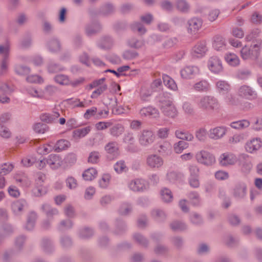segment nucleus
Segmentation results:
<instances>
[{"label": "nucleus", "mask_w": 262, "mask_h": 262, "mask_svg": "<svg viewBox=\"0 0 262 262\" xmlns=\"http://www.w3.org/2000/svg\"><path fill=\"white\" fill-rule=\"evenodd\" d=\"M187 196L192 206H199L201 205L202 200L198 192L191 191L187 194Z\"/></svg>", "instance_id": "nucleus-40"}, {"label": "nucleus", "mask_w": 262, "mask_h": 262, "mask_svg": "<svg viewBox=\"0 0 262 262\" xmlns=\"http://www.w3.org/2000/svg\"><path fill=\"white\" fill-rule=\"evenodd\" d=\"M176 137L183 140L192 141L194 139L193 135L188 131L183 129H177L175 131Z\"/></svg>", "instance_id": "nucleus-31"}, {"label": "nucleus", "mask_w": 262, "mask_h": 262, "mask_svg": "<svg viewBox=\"0 0 262 262\" xmlns=\"http://www.w3.org/2000/svg\"><path fill=\"white\" fill-rule=\"evenodd\" d=\"M183 178V173L170 168L167 171L165 180L167 183L174 184L182 181Z\"/></svg>", "instance_id": "nucleus-13"}, {"label": "nucleus", "mask_w": 262, "mask_h": 262, "mask_svg": "<svg viewBox=\"0 0 262 262\" xmlns=\"http://www.w3.org/2000/svg\"><path fill=\"white\" fill-rule=\"evenodd\" d=\"M127 45L130 48L140 49L145 46V41L143 39H138L133 37L128 40Z\"/></svg>", "instance_id": "nucleus-33"}, {"label": "nucleus", "mask_w": 262, "mask_h": 262, "mask_svg": "<svg viewBox=\"0 0 262 262\" xmlns=\"http://www.w3.org/2000/svg\"><path fill=\"white\" fill-rule=\"evenodd\" d=\"M93 234V230L87 227L80 229L78 232L79 237L82 239L88 238L92 236Z\"/></svg>", "instance_id": "nucleus-62"}, {"label": "nucleus", "mask_w": 262, "mask_h": 262, "mask_svg": "<svg viewBox=\"0 0 262 262\" xmlns=\"http://www.w3.org/2000/svg\"><path fill=\"white\" fill-rule=\"evenodd\" d=\"M158 151L163 156H169L172 153V146L168 141L162 142L159 146Z\"/></svg>", "instance_id": "nucleus-29"}, {"label": "nucleus", "mask_w": 262, "mask_h": 262, "mask_svg": "<svg viewBox=\"0 0 262 262\" xmlns=\"http://www.w3.org/2000/svg\"><path fill=\"white\" fill-rule=\"evenodd\" d=\"M125 131L124 125L121 123H117L110 128V134L113 137L118 138Z\"/></svg>", "instance_id": "nucleus-28"}, {"label": "nucleus", "mask_w": 262, "mask_h": 262, "mask_svg": "<svg viewBox=\"0 0 262 262\" xmlns=\"http://www.w3.org/2000/svg\"><path fill=\"white\" fill-rule=\"evenodd\" d=\"M101 28L98 23H94L88 25L85 28V32L88 36H92L99 32Z\"/></svg>", "instance_id": "nucleus-41"}, {"label": "nucleus", "mask_w": 262, "mask_h": 262, "mask_svg": "<svg viewBox=\"0 0 262 262\" xmlns=\"http://www.w3.org/2000/svg\"><path fill=\"white\" fill-rule=\"evenodd\" d=\"M32 192L34 196L37 197L41 196L46 194L47 189L43 185H35Z\"/></svg>", "instance_id": "nucleus-56"}, {"label": "nucleus", "mask_w": 262, "mask_h": 262, "mask_svg": "<svg viewBox=\"0 0 262 262\" xmlns=\"http://www.w3.org/2000/svg\"><path fill=\"white\" fill-rule=\"evenodd\" d=\"M170 228L174 231H183L187 229V225L180 221H172L170 224Z\"/></svg>", "instance_id": "nucleus-46"}, {"label": "nucleus", "mask_w": 262, "mask_h": 262, "mask_svg": "<svg viewBox=\"0 0 262 262\" xmlns=\"http://www.w3.org/2000/svg\"><path fill=\"white\" fill-rule=\"evenodd\" d=\"M203 21L202 18L196 17H192L187 22V31L191 35H195L202 28Z\"/></svg>", "instance_id": "nucleus-9"}, {"label": "nucleus", "mask_w": 262, "mask_h": 262, "mask_svg": "<svg viewBox=\"0 0 262 262\" xmlns=\"http://www.w3.org/2000/svg\"><path fill=\"white\" fill-rule=\"evenodd\" d=\"M34 131L38 134H44L49 130V127L42 123H36L33 126Z\"/></svg>", "instance_id": "nucleus-61"}, {"label": "nucleus", "mask_w": 262, "mask_h": 262, "mask_svg": "<svg viewBox=\"0 0 262 262\" xmlns=\"http://www.w3.org/2000/svg\"><path fill=\"white\" fill-rule=\"evenodd\" d=\"M65 70V68L54 61H50L48 66V71L50 73H56Z\"/></svg>", "instance_id": "nucleus-50"}, {"label": "nucleus", "mask_w": 262, "mask_h": 262, "mask_svg": "<svg viewBox=\"0 0 262 262\" xmlns=\"http://www.w3.org/2000/svg\"><path fill=\"white\" fill-rule=\"evenodd\" d=\"M28 204L26 200L19 199L13 202L11 204V210L15 216L21 215L23 211L27 207Z\"/></svg>", "instance_id": "nucleus-18"}, {"label": "nucleus", "mask_w": 262, "mask_h": 262, "mask_svg": "<svg viewBox=\"0 0 262 262\" xmlns=\"http://www.w3.org/2000/svg\"><path fill=\"white\" fill-rule=\"evenodd\" d=\"M54 79L60 85H69L71 83L69 76L64 74H58L54 77Z\"/></svg>", "instance_id": "nucleus-51"}, {"label": "nucleus", "mask_w": 262, "mask_h": 262, "mask_svg": "<svg viewBox=\"0 0 262 262\" xmlns=\"http://www.w3.org/2000/svg\"><path fill=\"white\" fill-rule=\"evenodd\" d=\"M98 171L96 168L91 167L85 170L82 174L83 179L86 181H92L97 176Z\"/></svg>", "instance_id": "nucleus-43"}, {"label": "nucleus", "mask_w": 262, "mask_h": 262, "mask_svg": "<svg viewBox=\"0 0 262 262\" xmlns=\"http://www.w3.org/2000/svg\"><path fill=\"white\" fill-rule=\"evenodd\" d=\"M237 94L239 97L248 100L255 99L257 96L256 91L253 88L246 84L242 85L238 88Z\"/></svg>", "instance_id": "nucleus-7"}, {"label": "nucleus", "mask_w": 262, "mask_h": 262, "mask_svg": "<svg viewBox=\"0 0 262 262\" xmlns=\"http://www.w3.org/2000/svg\"><path fill=\"white\" fill-rule=\"evenodd\" d=\"M70 146V143L67 140L60 139L57 141L54 145V150L56 152H60L62 150L68 149Z\"/></svg>", "instance_id": "nucleus-44"}, {"label": "nucleus", "mask_w": 262, "mask_h": 262, "mask_svg": "<svg viewBox=\"0 0 262 262\" xmlns=\"http://www.w3.org/2000/svg\"><path fill=\"white\" fill-rule=\"evenodd\" d=\"M14 168V165L11 163H5L0 165V175L5 176L9 173Z\"/></svg>", "instance_id": "nucleus-52"}, {"label": "nucleus", "mask_w": 262, "mask_h": 262, "mask_svg": "<svg viewBox=\"0 0 262 262\" xmlns=\"http://www.w3.org/2000/svg\"><path fill=\"white\" fill-rule=\"evenodd\" d=\"M159 102V106L164 116L172 119L178 116V112L173 104L171 95L170 94L165 93L161 94Z\"/></svg>", "instance_id": "nucleus-1"}, {"label": "nucleus", "mask_w": 262, "mask_h": 262, "mask_svg": "<svg viewBox=\"0 0 262 262\" xmlns=\"http://www.w3.org/2000/svg\"><path fill=\"white\" fill-rule=\"evenodd\" d=\"M114 169L116 172L118 174L126 172L128 170V167L126 165L125 161L122 160L117 161L114 164Z\"/></svg>", "instance_id": "nucleus-47"}, {"label": "nucleus", "mask_w": 262, "mask_h": 262, "mask_svg": "<svg viewBox=\"0 0 262 262\" xmlns=\"http://www.w3.org/2000/svg\"><path fill=\"white\" fill-rule=\"evenodd\" d=\"M197 106L204 111H214L220 108V105L217 99L210 95L198 96L195 97Z\"/></svg>", "instance_id": "nucleus-2"}, {"label": "nucleus", "mask_w": 262, "mask_h": 262, "mask_svg": "<svg viewBox=\"0 0 262 262\" xmlns=\"http://www.w3.org/2000/svg\"><path fill=\"white\" fill-rule=\"evenodd\" d=\"M175 6L179 11L182 12H187L190 9V5L186 0H177Z\"/></svg>", "instance_id": "nucleus-48"}, {"label": "nucleus", "mask_w": 262, "mask_h": 262, "mask_svg": "<svg viewBox=\"0 0 262 262\" xmlns=\"http://www.w3.org/2000/svg\"><path fill=\"white\" fill-rule=\"evenodd\" d=\"M103 135L101 133H97L95 134L93 138L89 139V144L91 146L98 145L103 140Z\"/></svg>", "instance_id": "nucleus-58"}, {"label": "nucleus", "mask_w": 262, "mask_h": 262, "mask_svg": "<svg viewBox=\"0 0 262 262\" xmlns=\"http://www.w3.org/2000/svg\"><path fill=\"white\" fill-rule=\"evenodd\" d=\"M215 89L220 94H224L230 90V85L227 81L217 79L215 81Z\"/></svg>", "instance_id": "nucleus-22"}, {"label": "nucleus", "mask_w": 262, "mask_h": 262, "mask_svg": "<svg viewBox=\"0 0 262 262\" xmlns=\"http://www.w3.org/2000/svg\"><path fill=\"white\" fill-rule=\"evenodd\" d=\"M41 246L43 250L47 253H50L54 249L52 242L47 238L42 239Z\"/></svg>", "instance_id": "nucleus-53"}, {"label": "nucleus", "mask_w": 262, "mask_h": 262, "mask_svg": "<svg viewBox=\"0 0 262 262\" xmlns=\"http://www.w3.org/2000/svg\"><path fill=\"white\" fill-rule=\"evenodd\" d=\"M60 114L58 112H53L51 113H44L40 116V120L47 123H54L59 117Z\"/></svg>", "instance_id": "nucleus-26"}, {"label": "nucleus", "mask_w": 262, "mask_h": 262, "mask_svg": "<svg viewBox=\"0 0 262 262\" xmlns=\"http://www.w3.org/2000/svg\"><path fill=\"white\" fill-rule=\"evenodd\" d=\"M262 147V139L259 137L249 139L245 143V150L250 154H255Z\"/></svg>", "instance_id": "nucleus-6"}, {"label": "nucleus", "mask_w": 262, "mask_h": 262, "mask_svg": "<svg viewBox=\"0 0 262 262\" xmlns=\"http://www.w3.org/2000/svg\"><path fill=\"white\" fill-rule=\"evenodd\" d=\"M232 194L237 200H243L247 195V185L243 182L236 184L233 189Z\"/></svg>", "instance_id": "nucleus-17"}, {"label": "nucleus", "mask_w": 262, "mask_h": 262, "mask_svg": "<svg viewBox=\"0 0 262 262\" xmlns=\"http://www.w3.org/2000/svg\"><path fill=\"white\" fill-rule=\"evenodd\" d=\"M128 188L134 192H143L148 188L146 181L142 179H135L129 181L127 184Z\"/></svg>", "instance_id": "nucleus-10"}, {"label": "nucleus", "mask_w": 262, "mask_h": 262, "mask_svg": "<svg viewBox=\"0 0 262 262\" xmlns=\"http://www.w3.org/2000/svg\"><path fill=\"white\" fill-rule=\"evenodd\" d=\"M47 165L52 169H56L62 164L61 158L56 154H51L47 158Z\"/></svg>", "instance_id": "nucleus-20"}, {"label": "nucleus", "mask_w": 262, "mask_h": 262, "mask_svg": "<svg viewBox=\"0 0 262 262\" xmlns=\"http://www.w3.org/2000/svg\"><path fill=\"white\" fill-rule=\"evenodd\" d=\"M119 149L118 144L116 141H110L104 146V150L111 157V159H114L117 157Z\"/></svg>", "instance_id": "nucleus-19"}, {"label": "nucleus", "mask_w": 262, "mask_h": 262, "mask_svg": "<svg viewBox=\"0 0 262 262\" xmlns=\"http://www.w3.org/2000/svg\"><path fill=\"white\" fill-rule=\"evenodd\" d=\"M111 176L108 173H104L98 180V183L99 187L102 189L107 188L110 183Z\"/></svg>", "instance_id": "nucleus-45"}, {"label": "nucleus", "mask_w": 262, "mask_h": 262, "mask_svg": "<svg viewBox=\"0 0 262 262\" xmlns=\"http://www.w3.org/2000/svg\"><path fill=\"white\" fill-rule=\"evenodd\" d=\"M189 221L193 225H200L203 223V219L201 215L196 212H192L189 215Z\"/></svg>", "instance_id": "nucleus-57"}, {"label": "nucleus", "mask_w": 262, "mask_h": 262, "mask_svg": "<svg viewBox=\"0 0 262 262\" xmlns=\"http://www.w3.org/2000/svg\"><path fill=\"white\" fill-rule=\"evenodd\" d=\"M132 210V206L130 203H123L120 205L118 211L120 214L126 215L130 213Z\"/></svg>", "instance_id": "nucleus-59"}, {"label": "nucleus", "mask_w": 262, "mask_h": 262, "mask_svg": "<svg viewBox=\"0 0 262 262\" xmlns=\"http://www.w3.org/2000/svg\"><path fill=\"white\" fill-rule=\"evenodd\" d=\"M208 51L206 43L205 41L198 42L192 49L191 51V55L196 58H202L204 57Z\"/></svg>", "instance_id": "nucleus-14"}, {"label": "nucleus", "mask_w": 262, "mask_h": 262, "mask_svg": "<svg viewBox=\"0 0 262 262\" xmlns=\"http://www.w3.org/2000/svg\"><path fill=\"white\" fill-rule=\"evenodd\" d=\"M41 210L46 213L48 219H51L54 216L58 214L56 208H52L48 204H44L41 206Z\"/></svg>", "instance_id": "nucleus-34"}, {"label": "nucleus", "mask_w": 262, "mask_h": 262, "mask_svg": "<svg viewBox=\"0 0 262 262\" xmlns=\"http://www.w3.org/2000/svg\"><path fill=\"white\" fill-rule=\"evenodd\" d=\"M58 89L56 86L49 85L45 87V90H42V98L49 99L51 97L53 96L57 92Z\"/></svg>", "instance_id": "nucleus-38"}, {"label": "nucleus", "mask_w": 262, "mask_h": 262, "mask_svg": "<svg viewBox=\"0 0 262 262\" xmlns=\"http://www.w3.org/2000/svg\"><path fill=\"white\" fill-rule=\"evenodd\" d=\"M261 48L260 43H256L250 46H245L241 50V56L244 60H256Z\"/></svg>", "instance_id": "nucleus-3"}, {"label": "nucleus", "mask_w": 262, "mask_h": 262, "mask_svg": "<svg viewBox=\"0 0 262 262\" xmlns=\"http://www.w3.org/2000/svg\"><path fill=\"white\" fill-rule=\"evenodd\" d=\"M225 61L231 67H236L240 64V59L234 53L227 52L224 55Z\"/></svg>", "instance_id": "nucleus-25"}, {"label": "nucleus", "mask_w": 262, "mask_h": 262, "mask_svg": "<svg viewBox=\"0 0 262 262\" xmlns=\"http://www.w3.org/2000/svg\"><path fill=\"white\" fill-rule=\"evenodd\" d=\"M229 129L224 125L211 128L209 130V137L214 140L221 139L226 135Z\"/></svg>", "instance_id": "nucleus-12"}, {"label": "nucleus", "mask_w": 262, "mask_h": 262, "mask_svg": "<svg viewBox=\"0 0 262 262\" xmlns=\"http://www.w3.org/2000/svg\"><path fill=\"white\" fill-rule=\"evenodd\" d=\"M213 47L216 51H221L226 48V43L224 38L220 35L214 36Z\"/></svg>", "instance_id": "nucleus-32"}, {"label": "nucleus", "mask_w": 262, "mask_h": 262, "mask_svg": "<svg viewBox=\"0 0 262 262\" xmlns=\"http://www.w3.org/2000/svg\"><path fill=\"white\" fill-rule=\"evenodd\" d=\"M188 147V143L184 141H180L174 144L173 150L176 153L181 154L185 149H186Z\"/></svg>", "instance_id": "nucleus-55"}, {"label": "nucleus", "mask_w": 262, "mask_h": 262, "mask_svg": "<svg viewBox=\"0 0 262 262\" xmlns=\"http://www.w3.org/2000/svg\"><path fill=\"white\" fill-rule=\"evenodd\" d=\"M162 79L165 85L169 89L176 91L178 90L177 85L175 81L166 74H163Z\"/></svg>", "instance_id": "nucleus-37"}, {"label": "nucleus", "mask_w": 262, "mask_h": 262, "mask_svg": "<svg viewBox=\"0 0 262 262\" xmlns=\"http://www.w3.org/2000/svg\"><path fill=\"white\" fill-rule=\"evenodd\" d=\"M156 136L151 129H143L138 135L140 145L144 147L150 146L155 141Z\"/></svg>", "instance_id": "nucleus-5"}, {"label": "nucleus", "mask_w": 262, "mask_h": 262, "mask_svg": "<svg viewBox=\"0 0 262 262\" xmlns=\"http://www.w3.org/2000/svg\"><path fill=\"white\" fill-rule=\"evenodd\" d=\"M113 44V40L110 36H106L102 38L99 46L102 49H109Z\"/></svg>", "instance_id": "nucleus-60"}, {"label": "nucleus", "mask_w": 262, "mask_h": 262, "mask_svg": "<svg viewBox=\"0 0 262 262\" xmlns=\"http://www.w3.org/2000/svg\"><path fill=\"white\" fill-rule=\"evenodd\" d=\"M250 121L246 119H243L237 121L232 122L230 124V126L234 129L242 130L245 129L249 126Z\"/></svg>", "instance_id": "nucleus-39"}, {"label": "nucleus", "mask_w": 262, "mask_h": 262, "mask_svg": "<svg viewBox=\"0 0 262 262\" xmlns=\"http://www.w3.org/2000/svg\"><path fill=\"white\" fill-rule=\"evenodd\" d=\"M139 113L143 117H150L156 118L159 116V112L157 109L152 106H147L142 108Z\"/></svg>", "instance_id": "nucleus-24"}, {"label": "nucleus", "mask_w": 262, "mask_h": 262, "mask_svg": "<svg viewBox=\"0 0 262 262\" xmlns=\"http://www.w3.org/2000/svg\"><path fill=\"white\" fill-rule=\"evenodd\" d=\"M151 216L156 221L162 222L166 219V214L165 212L159 208H155L151 210Z\"/></svg>", "instance_id": "nucleus-30"}, {"label": "nucleus", "mask_w": 262, "mask_h": 262, "mask_svg": "<svg viewBox=\"0 0 262 262\" xmlns=\"http://www.w3.org/2000/svg\"><path fill=\"white\" fill-rule=\"evenodd\" d=\"M37 217V214L35 212L32 211L29 213L27 224L25 226V228L27 230H31L34 228Z\"/></svg>", "instance_id": "nucleus-42"}, {"label": "nucleus", "mask_w": 262, "mask_h": 262, "mask_svg": "<svg viewBox=\"0 0 262 262\" xmlns=\"http://www.w3.org/2000/svg\"><path fill=\"white\" fill-rule=\"evenodd\" d=\"M47 50L53 53H57L61 50V44L57 38H52L49 39L46 45Z\"/></svg>", "instance_id": "nucleus-21"}, {"label": "nucleus", "mask_w": 262, "mask_h": 262, "mask_svg": "<svg viewBox=\"0 0 262 262\" xmlns=\"http://www.w3.org/2000/svg\"><path fill=\"white\" fill-rule=\"evenodd\" d=\"M122 142L126 144V149L127 151H133V146L135 142V138L134 134L132 132H127L124 135Z\"/></svg>", "instance_id": "nucleus-27"}, {"label": "nucleus", "mask_w": 262, "mask_h": 262, "mask_svg": "<svg viewBox=\"0 0 262 262\" xmlns=\"http://www.w3.org/2000/svg\"><path fill=\"white\" fill-rule=\"evenodd\" d=\"M207 67L211 73L215 74H219L223 70L222 61L216 56H212L209 58Z\"/></svg>", "instance_id": "nucleus-8"}, {"label": "nucleus", "mask_w": 262, "mask_h": 262, "mask_svg": "<svg viewBox=\"0 0 262 262\" xmlns=\"http://www.w3.org/2000/svg\"><path fill=\"white\" fill-rule=\"evenodd\" d=\"M251 75V72L247 69H239L236 73L235 77L240 80H246Z\"/></svg>", "instance_id": "nucleus-54"}, {"label": "nucleus", "mask_w": 262, "mask_h": 262, "mask_svg": "<svg viewBox=\"0 0 262 262\" xmlns=\"http://www.w3.org/2000/svg\"><path fill=\"white\" fill-rule=\"evenodd\" d=\"M219 161L221 166L227 167L235 164L237 161V158L232 153L225 152L221 155Z\"/></svg>", "instance_id": "nucleus-16"}, {"label": "nucleus", "mask_w": 262, "mask_h": 262, "mask_svg": "<svg viewBox=\"0 0 262 262\" xmlns=\"http://www.w3.org/2000/svg\"><path fill=\"white\" fill-rule=\"evenodd\" d=\"M200 73L199 68L195 66H187L180 71V74L183 79H191L193 78Z\"/></svg>", "instance_id": "nucleus-15"}, {"label": "nucleus", "mask_w": 262, "mask_h": 262, "mask_svg": "<svg viewBox=\"0 0 262 262\" xmlns=\"http://www.w3.org/2000/svg\"><path fill=\"white\" fill-rule=\"evenodd\" d=\"M146 164L151 168L160 169L164 165V160L162 157L157 154H150L146 158Z\"/></svg>", "instance_id": "nucleus-11"}, {"label": "nucleus", "mask_w": 262, "mask_h": 262, "mask_svg": "<svg viewBox=\"0 0 262 262\" xmlns=\"http://www.w3.org/2000/svg\"><path fill=\"white\" fill-rule=\"evenodd\" d=\"M14 71L18 75H26L31 72L30 68L22 64H16L14 67Z\"/></svg>", "instance_id": "nucleus-49"}, {"label": "nucleus", "mask_w": 262, "mask_h": 262, "mask_svg": "<svg viewBox=\"0 0 262 262\" xmlns=\"http://www.w3.org/2000/svg\"><path fill=\"white\" fill-rule=\"evenodd\" d=\"M192 89L196 92H206L210 90V84L208 80L202 79L193 85Z\"/></svg>", "instance_id": "nucleus-23"}, {"label": "nucleus", "mask_w": 262, "mask_h": 262, "mask_svg": "<svg viewBox=\"0 0 262 262\" xmlns=\"http://www.w3.org/2000/svg\"><path fill=\"white\" fill-rule=\"evenodd\" d=\"M196 162L205 166H211L215 163V158L213 154L206 150H201L195 155Z\"/></svg>", "instance_id": "nucleus-4"}, {"label": "nucleus", "mask_w": 262, "mask_h": 262, "mask_svg": "<svg viewBox=\"0 0 262 262\" xmlns=\"http://www.w3.org/2000/svg\"><path fill=\"white\" fill-rule=\"evenodd\" d=\"M90 126L77 129L73 132V137L77 140L86 136L91 131Z\"/></svg>", "instance_id": "nucleus-35"}, {"label": "nucleus", "mask_w": 262, "mask_h": 262, "mask_svg": "<svg viewBox=\"0 0 262 262\" xmlns=\"http://www.w3.org/2000/svg\"><path fill=\"white\" fill-rule=\"evenodd\" d=\"M139 56L137 52L134 50H127L122 53V57L125 60H132L136 58Z\"/></svg>", "instance_id": "nucleus-63"}, {"label": "nucleus", "mask_w": 262, "mask_h": 262, "mask_svg": "<svg viewBox=\"0 0 262 262\" xmlns=\"http://www.w3.org/2000/svg\"><path fill=\"white\" fill-rule=\"evenodd\" d=\"M160 197L162 201L165 203H170L173 200V195L171 190L166 188L163 187L161 188L160 192Z\"/></svg>", "instance_id": "nucleus-36"}, {"label": "nucleus", "mask_w": 262, "mask_h": 262, "mask_svg": "<svg viewBox=\"0 0 262 262\" xmlns=\"http://www.w3.org/2000/svg\"><path fill=\"white\" fill-rule=\"evenodd\" d=\"M27 92L28 94L32 97L38 98H42V92L41 89H37L33 87L28 88L27 90Z\"/></svg>", "instance_id": "nucleus-64"}]
</instances>
